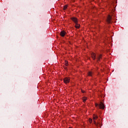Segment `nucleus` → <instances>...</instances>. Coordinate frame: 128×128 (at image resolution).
<instances>
[{
  "label": "nucleus",
  "mask_w": 128,
  "mask_h": 128,
  "mask_svg": "<svg viewBox=\"0 0 128 128\" xmlns=\"http://www.w3.org/2000/svg\"><path fill=\"white\" fill-rule=\"evenodd\" d=\"M65 66H68V61H66L65 62Z\"/></svg>",
  "instance_id": "4468645a"
},
{
  "label": "nucleus",
  "mask_w": 128,
  "mask_h": 128,
  "mask_svg": "<svg viewBox=\"0 0 128 128\" xmlns=\"http://www.w3.org/2000/svg\"><path fill=\"white\" fill-rule=\"evenodd\" d=\"M80 24L78 23L76 24V26H75V28H80Z\"/></svg>",
  "instance_id": "1a4fd4ad"
},
{
  "label": "nucleus",
  "mask_w": 128,
  "mask_h": 128,
  "mask_svg": "<svg viewBox=\"0 0 128 128\" xmlns=\"http://www.w3.org/2000/svg\"><path fill=\"white\" fill-rule=\"evenodd\" d=\"M70 79L68 78H64V84H68L70 82Z\"/></svg>",
  "instance_id": "7ed1b4c3"
},
{
  "label": "nucleus",
  "mask_w": 128,
  "mask_h": 128,
  "mask_svg": "<svg viewBox=\"0 0 128 128\" xmlns=\"http://www.w3.org/2000/svg\"><path fill=\"white\" fill-rule=\"evenodd\" d=\"M107 22L108 24H111L112 23V16L109 15L107 18Z\"/></svg>",
  "instance_id": "20e7f679"
},
{
  "label": "nucleus",
  "mask_w": 128,
  "mask_h": 128,
  "mask_svg": "<svg viewBox=\"0 0 128 128\" xmlns=\"http://www.w3.org/2000/svg\"><path fill=\"white\" fill-rule=\"evenodd\" d=\"M95 104H96V107L98 106L99 108H100L101 110L104 109V104L102 103V102H100L99 104L96 103Z\"/></svg>",
  "instance_id": "f257e3e1"
},
{
  "label": "nucleus",
  "mask_w": 128,
  "mask_h": 128,
  "mask_svg": "<svg viewBox=\"0 0 128 128\" xmlns=\"http://www.w3.org/2000/svg\"><path fill=\"white\" fill-rule=\"evenodd\" d=\"M82 92L84 93V91H82Z\"/></svg>",
  "instance_id": "2eb2a0df"
},
{
  "label": "nucleus",
  "mask_w": 128,
  "mask_h": 128,
  "mask_svg": "<svg viewBox=\"0 0 128 128\" xmlns=\"http://www.w3.org/2000/svg\"><path fill=\"white\" fill-rule=\"evenodd\" d=\"M92 72H88V76H92Z\"/></svg>",
  "instance_id": "9b49d317"
},
{
  "label": "nucleus",
  "mask_w": 128,
  "mask_h": 128,
  "mask_svg": "<svg viewBox=\"0 0 128 128\" xmlns=\"http://www.w3.org/2000/svg\"><path fill=\"white\" fill-rule=\"evenodd\" d=\"M102 54H100L99 55L97 58H96V60H97V62H100V58H102Z\"/></svg>",
  "instance_id": "6e6552de"
},
{
  "label": "nucleus",
  "mask_w": 128,
  "mask_h": 128,
  "mask_svg": "<svg viewBox=\"0 0 128 128\" xmlns=\"http://www.w3.org/2000/svg\"><path fill=\"white\" fill-rule=\"evenodd\" d=\"M98 117L96 115H93V120L94 122V124H95L96 126H98V124H100V122H98L96 123V120H98Z\"/></svg>",
  "instance_id": "f03ea898"
},
{
  "label": "nucleus",
  "mask_w": 128,
  "mask_h": 128,
  "mask_svg": "<svg viewBox=\"0 0 128 128\" xmlns=\"http://www.w3.org/2000/svg\"><path fill=\"white\" fill-rule=\"evenodd\" d=\"M71 19H72V20L74 22L75 24H78V18H76V17H72V18H71Z\"/></svg>",
  "instance_id": "39448f33"
},
{
  "label": "nucleus",
  "mask_w": 128,
  "mask_h": 128,
  "mask_svg": "<svg viewBox=\"0 0 128 128\" xmlns=\"http://www.w3.org/2000/svg\"><path fill=\"white\" fill-rule=\"evenodd\" d=\"M66 8H68V5H65L64 7V10H66Z\"/></svg>",
  "instance_id": "f8f14e48"
},
{
  "label": "nucleus",
  "mask_w": 128,
  "mask_h": 128,
  "mask_svg": "<svg viewBox=\"0 0 128 128\" xmlns=\"http://www.w3.org/2000/svg\"><path fill=\"white\" fill-rule=\"evenodd\" d=\"M86 100H87V98L86 97H84L82 98V100H83L84 102H86Z\"/></svg>",
  "instance_id": "9d476101"
},
{
  "label": "nucleus",
  "mask_w": 128,
  "mask_h": 128,
  "mask_svg": "<svg viewBox=\"0 0 128 128\" xmlns=\"http://www.w3.org/2000/svg\"><path fill=\"white\" fill-rule=\"evenodd\" d=\"M91 56H92V60H95L96 58V54H94V52L92 53Z\"/></svg>",
  "instance_id": "0eeeda50"
},
{
  "label": "nucleus",
  "mask_w": 128,
  "mask_h": 128,
  "mask_svg": "<svg viewBox=\"0 0 128 128\" xmlns=\"http://www.w3.org/2000/svg\"><path fill=\"white\" fill-rule=\"evenodd\" d=\"M66 32H64V30H62L60 32V36H66Z\"/></svg>",
  "instance_id": "423d86ee"
},
{
  "label": "nucleus",
  "mask_w": 128,
  "mask_h": 128,
  "mask_svg": "<svg viewBox=\"0 0 128 128\" xmlns=\"http://www.w3.org/2000/svg\"><path fill=\"white\" fill-rule=\"evenodd\" d=\"M89 122L92 124V118H89Z\"/></svg>",
  "instance_id": "ddd939ff"
}]
</instances>
